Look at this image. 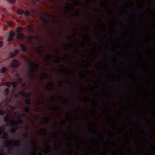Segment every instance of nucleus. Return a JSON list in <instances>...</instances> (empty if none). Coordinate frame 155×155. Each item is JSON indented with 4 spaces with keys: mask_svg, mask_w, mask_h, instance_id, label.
Here are the masks:
<instances>
[{
    "mask_svg": "<svg viewBox=\"0 0 155 155\" xmlns=\"http://www.w3.org/2000/svg\"><path fill=\"white\" fill-rule=\"evenodd\" d=\"M22 27H18L15 29V31L18 33V34L16 35L14 32L12 31H9L8 33V36L7 39L8 41H11L13 39V37L16 36L17 38L21 39L24 38V36L23 34L21 33Z\"/></svg>",
    "mask_w": 155,
    "mask_h": 155,
    "instance_id": "1",
    "label": "nucleus"
},
{
    "mask_svg": "<svg viewBox=\"0 0 155 155\" xmlns=\"http://www.w3.org/2000/svg\"><path fill=\"white\" fill-rule=\"evenodd\" d=\"M82 45L84 49L83 51L84 56L85 58H88V52L89 51V50L87 46L89 45V44L87 41V38L86 36H85L84 38V41L82 43Z\"/></svg>",
    "mask_w": 155,
    "mask_h": 155,
    "instance_id": "2",
    "label": "nucleus"
},
{
    "mask_svg": "<svg viewBox=\"0 0 155 155\" xmlns=\"http://www.w3.org/2000/svg\"><path fill=\"white\" fill-rule=\"evenodd\" d=\"M29 61L30 62V71L31 72L37 71L39 68L38 64L32 62L31 59H29Z\"/></svg>",
    "mask_w": 155,
    "mask_h": 155,
    "instance_id": "3",
    "label": "nucleus"
},
{
    "mask_svg": "<svg viewBox=\"0 0 155 155\" xmlns=\"http://www.w3.org/2000/svg\"><path fill=\"white\" fill-rule=\"evenodd\" d=\"M74 8L73 5L71 4L67 3L66 5L64 7V9L65 11L69 12L71 11Z\"/></svg>",
    "mask_w": 155,
    "mask_h": 155,
    "instance_id": "4",
    "label": "nucleus"
},
{
    "mask_svg": "<svg viewBox=\"0 0 155 155\" xmlns=\"http://www.w3.org/2000/svg\"><path fill=\"white\" fill-rule=\"evenodd\" d=\"M17 13L20 15L24 14L25 16H29L30 15V12L28 11L27 10L23 11L20 9H18L17 12Z\"/></svg>",
    "mask_w": 155,
    "mask_h": 155,
    "instance_id": "5",
    "label": "nucleus"
},
{
    "mask_svg": "<svg viewBox=\"0 0 155 155\" xmlns=\"http://www.w3.org/2000/svg\"><path fill=\"white\" fill-rule=\"evenodd\" d=\"M4 120L5 122L6 123L7 125L10 124L12 126H13L15 124V122L14 120L12 121H10L8 116H6L4 118Z\"/></svg>",
    "mask_w": 155,
    "mask_h": 155,
    "instance_id": "6",
    "label": "nucleus"
},
{
    "mask_svg": "<svg viewBox=\"0 0 155 155\" xmlns=\"http://www.w3.org/2000/svg\"><path fill=\"white\" fill-rule=\"evenodd\" d=\"M18 65V62L16 60L13 59L10 67L14 68H17Z\"/></svg>",
    "mask_w": 155,
    "mask_h": 155,
    "instance_id": "7",
    "label": "nucleus"
},
{
    "mask_svg": "<svg viewBox=\"0 0 155 155\" xmlns=\"http://www.w3.org/2000/svg\"><path fill=\"white\" fill-rule=\"evenodd\" d=\"M84 4L86 7L85 8V12L86 14L89 13L91 11H93L90 8H88L89 6V4L87 0H86L84 2Z\"/></svg>",
    "mask_w": 155,
    "mask_h": 155,
    "instance_id": "8",
    "label": "nucleus"
},
{
    "mask_svg": "<svg viewBox=\"0 0 155 155\" xmlns=\"http://www.w3.org/2000/svg\"><path fill=\"white\" fill-rule=\"evenodd\" d=\"M84 110L85 114L84 115V117L86 120H89L90 116L88 114V110L87 108H85Z\"/></svg>",
    "mask_w": 155,
    "mask_h": 155,
    "instance_id": "9",
    "label": "nucleus"
},
{
    "mask_svg": "<svg viewBox=\"0 0 155 155\" xmlns=\"http://www.w3.org/2000/svg\"><path fill=\"white\" fill-rule=\"evenodd\" d=\"M84 69L88 73H89V72L87 71L88 69L91 66V65L87 63V62L85 61L83 65Z\"/></svg>",
    "mask_w": 155,
    "mask_h": 155,
    "instance_id": "10",
    "label": "nucleus"
},
{
    "mask_svg": "<svg viewBox=\"0 0 155 155\" xmlns=\"http://www.w3.org/2000/svg\"><path fill=\"white\" fill-rule=\"evenodd\" d=\"M90 101V99L88 98L87 97L85 96L84 100V104L85 105H88L89 102Z\"/></svg>",
    "mask_w": 155,
    "mask_h": 155,
    "instance_id": "11",
    "label": "nucleus"
},
{
    "mask_svg": "<svg viewBox=\"0 0 155 155\" xmlns=\"http://www.w3.org/2000/svg\"><path fill=\"white\" fill-rule=\"evenodd\" d=\"M76 56L78 55V34H76Z\"/></svg>",
    "mask_w": 155,
    "mask_h": 155,
    "instance_id": "12",
    "label": "nucleus"
},
{
    "mask_svg": "<svg viewBox=\"0 0 155 155\" xmlns=\"http://www.w3.org/2000/svg\"><path fill=\"white\" fill-rule=\"evenodd\" d=\"M18 51L17 49H15L14 51V53H12L10 55V57L11 58H13L14 57V56L18 54Z\"/></svg>",
    "mask_w": 155,
    "mask_h": 155,
    "instance_id": "13",
    "label": "nucleus"
},
{
    "mask_svg": "<svg viewBox=\"0 0 155 155\" xmlns=\"http://www.w3.org/2000/svg\"><path fill=\"white\" fill-rule=\"evenodd\" d=\"M48 90L49 91H50L51 90V87H53V83L51 82H48Z\"/></svg>",
    "mask_w": 155,
    "mask_h": 155,
    "instance_id": "14",
    "label": "nucleus"
},
{
    "mask_svg": "<svg viewBox=\"0 0 155 155\" xmlns=\"http://www.w3.org/2000/svg\"><path fill=\"white\" fill-rule=\"evenodd\" d=\"M9 93V90L8 88H7L4 91V95L5 96H8Z\"/></svg>",
    "mask_w": 155,
    "mask_h": 155,
    "instance_id": "15",
    "label": "nucleus"
},
{
    "mask_svg": "<svg viewBox=\"0 0 155 155\" xmlns=\"http://www.w3.org/2000/svg\"><path fill=\"white\" fill-rule=\"evenodd\" d=\"M20 47L21 50L23 51H26L27 49L25 46V45H21Z\"/></svg>",
    "mask_w": 155,
    "mask_h": 155,
    "instance_id": "16",
    "label": "nucleus"
},
{
    "mask_svg": "<svg viewBox=\"0 0 155 155\" xmlns=\"http://www.w3.org/2000/svg\"><path fill=\"white\" fill-rule=\"evenodd\" d=\"M92 130L91 129H89V132H87L86 131V129H85V130L84 131V134L85 136H87V135H88L90 133H92Z\"/></svg>",
    "mask_w": 155,
    "mask_h": 155,
    "instance_id": "17",
    "label": "nucleus"
},
{
    "mask_svg": "<svg viewBox=\"0 0 155 155\" xmlns=\"http://www.w3.org/2000/svg\"><path fill=\"white\" fill-rule=\"evenodd\" d=\"M83 79L85 81H87V80H89V78L85 74H84L83 75Z\"/></svg>",
    "mask_w": 155,
    "mask_h": 155,
    "instance_id": "18",
    "label": "nucleus"
},
{
    "mask_svg": "<svg viewBox=\"0 0 155 155\" xmlns=\"http://www.w3.org/2000/svg\"><path fill=\"white\" fill-rule=\"evenodd\" d=\"M25 103L27 105H31V101L29 99L26 100L25 101Z\"/></svg>",
    "mask_w": 155,
    "mask_h": 155,
    "instance_id": "19",
    "label": "nucleus"
},
{
    "mask_svg": "<svg viewBox=\"0 0 155 155\" xmlns=\"http://www.w3.org/2000/svg\"><path fill=\"white\" fill-rule=\"evenodd\" d=\"M30 109L29 107H26L24 109V111L26 113H29L30 111Z\"/></svg>",
    "mask_w": 155,
    "mask_h": 155,
    "instance_id": "20",
    "label": "nucleus"
},
{
    "mask_svg": "<svg viewBox=\"0 0 155 155\" xmlns=\"http://www.w3.org/2000/svg\"><path fill=\"white\" fill-rule=\"evenodd\" d=\"M17 85V83L16 82H13L11 83V85L13 88L15 87Z\"/></svg>",
    "mask_w": 155,
    "mask_h": 155,
    "instance_id": "21",
    "label": "nucleus"
},
{
    "mask_svg": "<svg viewBox=\"0 0 155 155\" xmlns=\"http://www.w3.org/2000/svg\"><path fill=\"white\" fill-rule=\"evenodd\" d=\"M40 78H41L42 80L48 78L47 76L44 74H42Z\"/></svg>",
    "mask_w": 155,
    "mask_h": 155,
    "instance_id": "22",
    "label": "nucleus"
},
{
    "mask_svg": "<svg viewBox=\"0 0 155 155\" xmlns=\"http://www.w3.org/2000/svg\"><path fill=\"white\" fill-rule=\"evenodd\" d=\"M5 85L6 86L9 87L11 85V83L9 82H7L5 83Z\"/></svg>",
    "mask_w": 155,
    "mask_h": 155,
    "instance_id": "23",
    "label": "nucleus"
},
{
    "mask_svg": "<svg viewBox=\"0 0 155 155\" xmlns=\"http://www.w3.org/2000/svg\"><path fill=\"white\" fill-rule=\"evenodd\" d=\"M41 47H40L39 48L38 47H36L35 48V49L36 51H37V52L38 53H39L41 52Z\"/></svg>",
    "mask_w": 155,
    "mask_h": 155,
    "instance_id": "24",
    "label": "nucleus"
},
{
    "mask_svg": "<svg viewBox=\"0 0 155 155\" xmlns=\"http://www.w3.org/2000/svg\"><path fill=\"white\" fill-rule=\"evenodd\" d=\"M51 58V57L50 55L45 56L44 57L45 59L48 60H50Z\"/></svg>",
    "mask_w": 155,
    "mask_h": 155,
    "instance_id": "25",
    "label": "nucleus"
},
{
    "mask_svg": "<svg viewBox=\"0 0 155 155\" xmlns=\"http://www.w3.org/2000/svg\"><path fill=\"white\" fill-rule=\"evenodd\" d=\"M19 94L20 95L23 97H25V94L24 92H19Z\"/></svg>",
    "mask_w": 155,
    "mask_h": 155,
    "instance_id": "26",
    "label": "nucleus"
},
{
    "mask_svg": "<svg viewBox=\"0 0 155 155\" xmlns=\"http://www.w3.org/2000/svg\"><path fill=\"white\" fill-rule=\"evenodd\" d=\"M5 113V111L2 110H0V115H3Z\"/></svg>",
    "mask_w": 155,
    "mask_h": 155,
    "instance_id": "27",
    "label": "nucleus"
},
{
    "mask_svg": "<svg viewBox=\"0 0 155 155\" xmlns=\"http://www.w3.org/2000/svg\"><path fill=\"white\" fill-rule=\"evenodd\" d=\"M31 93H28L26 95H25V97L26 98H29L31 97Z\"/></svg>",
    "mask_w": 155,
    "mask_h": 155,
    "instance_id": "28",
    "label": "nucleus"
},
{
    "mask_svg": "<svg viewBox=\"0 0 155 155\" xmlns=\"http://www.w3.org/2000/svg\"><path fill=\"white\" fill-rule=\"evenodd\" d=\"M63 134L64 135H65L66 136V139L67 140H68V139H69V137H68V134H67V133L66 132H65V131H63Z\"/></svg>",
    "mask_w": 155,
    "mask_h": 155,
    "instance_id": "29",
    "label": "nucleus"
},
{
    "mask_svg": "<svg viewBox=\"0 0 155 155\" xmlns=\"http://www.w3.org/2000/svg\"><path fill=\"white\" fill-rule=\"evenodd\" d=\"M54 62L56 63H59L60 62V61L59 59H56L54 61Z\"/></svg>",
    "mask_w": 155,
    "mask_h": 155,
    "instance_id": "30",
    "label": "nucleus"
},
{
    "mask_svg": "<svg viewBox=\"0 0 155 155\" xmlns=\"http://www.w3.org/2000/svg\"><path fill=\"white\" fill-rule=\"evenodd\" d=\"M11 131L13 133H14L16 131V129L15 128L12 127L11 129Z\"/></svg>",
    "mask_w": 155,
    "mask_h": 155,
    "instance_id": "31",
    "label": "nucleus"
},
{
    "mask_svg": "<svg viewBox=\"0 0 155 155\" xmlns=\"http://www.w3.org/2000/svg\"><path fill=\"white\" fill-rule=\"evenodd\" d=\"M85 30L86 31H87V32H90L91 31V29L89 28H88V27H87V28H85Z\"/></svg>",
    "mask_w": 155,
    "mask_h": 155,
    "instance_id": "32",
    "label": "nucleus"
},
{
    "mask_svg": "<svg viewBox=\"0 0 155 155\" xmlns=\"http://www.w3.org/2000/svg\"><path fill=\"white\" fill-rule=\"evenodd\" d=\"M86 155L84 153H82V155H90V152L89 151H86Z\"/></svg>",
    "mask_w": 155,
    "mask_h": 155,
    "instance_id": "33",
    "label": "nucleus"
},
{
    "mask_svg": "<svg viewBox=\"0 0 155 155\" xmlns=\"http://www.w3.org/2000/svg\"><path fill=\"white\" fill-rule=\"evenodd\" d=\"M16 80L18 82H21L22 81V79L21 78H18Z\"/></svg>",
    "mask_w": 155,
    "mask_h": 155,
    "instance_id": "34",
    "label": "nucleus"
},
{
    "mask_svg": "<svg viewBox=\"0 0 155 155\" xmlns=\"http://www.w3.org/2000/svg\"><path fill=\"white\" fill-rule=\"evenodd\" d=\"M17 122L18 123L20 124H22L23 122L19 118L18 119Z\"/></svg>",
    "mask_w": 155,
    "mask_h": 155,
    "instance_id": "35",
    "label": "nucleus"
},
{
    "mask_svg": "<svg viewBox=\"0 0 155 155\" xmlns=\"http://www.w3.org/2000/svg\"><path fill=\"white\" fill-rule=\"evenodd\" d=\"M17 135H20L21 137H23L24 136V135L23 134V132H21V133H17Z\"/></svg>",
    "mask_w": 155,
    "mask_h": 155,
    "instance_id": "36",
    "label": "nucleus"
},
{
    "mask_svg": "<svg viewBox=\"0 0 155 155\" xmlns=\"http://www.w3.org/2000/svg\"><path fill=\"white\" fill-rule=\"evenodd\" d=\"M28 38L30 39L29 41H28V42L29 43H31V41L32 39V37L31 36H29L28 37Z\"/></svg>",
    "mask_w": 155,
    "mask_h": 155,
    "instance_id": "37",
    "label": "nucleus"
},
{
    "mask_svg": "<svg viewBox=\"0 0 155 155\" xmlns=\"http://www.w3.org/2000/svg\"><path fill=\"white\" fill-rule=\"evenodd\" d=\"M8 1L12 3H14L15 2V0H8Z\"/></svg>",
    "mask_w": 155,
    "mask_h": 155,
    "instance_id": "38",
    "label": "nucleus"
},
{
    "mask_svg": "<svg viewBox=\"0 0 155 155\" xmlns=\"http://www.w3.org/2000/svg\"><path fill=\"white\" fill-rule=\"evenodd\" d=\"M61 70H62V72L66 74H67V72L66 70H64V69H61Z\"/></svg>",
    "mask_w": 155,
    "mask_h": 155,
    "instance_id": "39",
    "label": "nucleus"
},
{
    "mask_svg": "<svg viewBox=\"0 0 155 155\" xmlns=\"http://www.w3.org/2000/svg\"><path fill=\"white\" fill-rule=\"evenodd\" d=\"M44 120L45 121H47L48 120V118L47 117H45L44 118Z\"/></svg>",
    "mask_w": 155,
    "mask_h": 155,
    "instance_id": "40",
    "label": "nucleus"
},
{
    "mask_svg": "<svg viewBox=\"0 0 155 155\" xmlns=\"http://www.w3.org/2000/svg\"><path fill=\"white\" fill-rule=\"evenodd\" d=\"M78 64V61H76V71H78V66L77 65Z\"/></svg>",
    "mask_w": 155,
    "mask_h": 155,
    "instance_id": "41",
    "label": "nucleus"
},
{
    "mask_svg": "<svg viewBox=\"0 0 155 155\" xmlns=\"http://www.w3.org/2000/svg\"><path fill=\"white\" fill-rule=\"evenodd\" d=\"M49 99L50 101L52 102L53 101V98L52 97H49Z\"/></svg>",
    "mask_w": 155,
    "mask_h": 155,
    "instance_id": "42",
    "label": "nucleus"
},
{
    "mask_svg": "<svg viewBox=\"0 0 155 155\" xmlns=\"http://www.w3.org/2000/svg\"><path fill=\"white\" fill-rule=\"evenodd\" d=\"M7 135L5 133L3 136V138L4 139H5L6 138V137H7Z\"/></svg>",
    "mask_w": 155,
    "mask_h": 155,
    "instance_id": "43",
    "label": "nucleus"
},
{
    "mask_svg": "<svg viewBox=\"0 0 155 155\" xmlns=\"http://www.w3.org/2000/svg\"><path fill=\"white\" fill-rule=\"evenodd\" d=\"M14 76L18 78V74L17 73H16L15 74Z\"/></svg>",
    "mask_w": 155,
    "mask_h": 155,
    "instance_id": "44",
    "label": "nucleus"
},
{
    "mask_svg": "<svg viewBox=\"0 0 155 155\" xmlns=\"http://www.w3.org/2000/svg\"><path fill=\"white\" fill-rule=\"evenodd\" d=\"M7 23L8 25H10L11 24V21H8L7 22Z\"/></svg>",
    "mask_w": 155,
    "mask_h": 155,
    "instance_id": "45",
    "label": "nucleus"
},
{
    "mask_svg": "<svg viewBox=\"0 0 155 155\" xmlns=\"http://www.w3.org/2000/svg\"><path fill=\"white\" fill-rule=\"evenodd\" d=\"M3 43L2 41H0V47L2 46Z\"/></svg>",
    "mask_w": 155,
    "mask_h": 155,
    "instance_id": "46",
    "label": "nucleus"
},
{
    "mask_svg": "<svg viewBox=\"0 0 155 155\" xmlns=\"http://www.w3.org/2000/svg\"><path fill=\"white\" fill-rule=\"evenodd\" d=\"M25 83H23L21 85V86L24 87L25 86Z\"/></svg>",
    "mask_w": 155,
    "mask_h": 155,
    "instance_id": "47",
    "label": "nucleus"
},
{
    "mask_svg": "<svg viewBox=\"0 0 155 155\" xmlns=\"http://www.w3.org/2000/svg\"><path fill=\"white\" fill-rule=\"evenodd\" d=\"M27 78H30V75L29 73H28L27 74Z\"/></svg>",
    "mask_w": 155,
    "mask_h": 155,
    "instance_id": "48",
    "label": "nucleus"
},
{
    "mask_svg": "<svg viewBox=\"0 0 155 155\" xmlns=\"http://www.w3.org/2000/svg\"><path fill=\"white\" fill-rule=\"evenodd\" d=\"M86 140L87 141V142H88V143H90V140L88 139H87V140Z\"/></svg>",
    "mask_w": 155,
    "mask_h": 155,
    "instance_id": "49",
    "label": "nucleus"
},
{
    "mask_svg": "<svg viewBox=\"0 0 155 155\" xmlns=\"http://www.w3.org/2000/svg\"><path fill=\"white\" fill-rule=\"evenodd\" d=\"M76 0V7H78V0Z\"/></svg>",
    "mask_w": 155,
    "mask_h": 155,
    "instance_id": "50",
    "label": "nucleus"
},
{
    "mask_svg": "<svg viewBox=\"0 0 155 155\" xmlns=\"http://www.w3.org/2000/svg\"><path fill=\"white\" fill-rule=\"evenodd\" d=\"M76 26L77 25V23H78V18H76Z\"/></svg>",
    "mask_w": 155,
    "mask_h": 155,
    "instance_id": "51",
    "label": "nucleus"
},
{
    "mask_svg": "<svg viewBox=\"0 0 155 155\" xmlns=\"http://www.w3.org/2000/svg\"><path fill=\"white\" fill-rule=\"evenodd\" d=\"M54 108L55 110H57V107L56 106H54Z\"/></svg>",
    "mask_w": 155,
    "mask_h": 155,
    "instance_id": "52",
    "label": "nucleus"
},
{
    "mask_svg": "<svg viewBox=\"0 0 155 155\" xmlns=\"http://www.w3.org/2000/svg\"><path fill=\"white\" fill-rule=\"evenodd\" d=\"M3 133V132L0 131V136Z\"/></svg>",
    "mask_w": 155,
    "mask_h": 155,
    "instance_id": "53",
    "label": "nucleus"
},
{
    "mask_svg": "<svg viewBox=\"0 0 155 155\" xmlns=\"http://www.w3.org/2000/svg\"><path fill=\"white\" fill-rule=\"evenodd\" d=\"M108 137H111V136H112V135H111V134H108Z\"/></svg>",
    "mask_w": 155,
    "mask_h": 155,
    "instance_id": "54",
    "label": "nucleus"
},
{
    "mask_svg": "<svg viewBox=\"0 0 155 155\" xmlns=\"http://www.w3.org/2000/svg\"><path fill=\"white\" fill-rule=\"evenodd\" d=\"M35 141H34V142H33V144H34V147H35Z\"/></svg>",
    "mask_w": 155,
    "mask_h": 155,
    "instance_id": "55",
    "label": "nucleus"
},
{
    "mask_svg": "<svg viewBox=\"0 0 155 155\" xmlns=\"http://www.w3.org/2000/svg\"><path fill=\"white\" fill-rule=\"evenodd\" d=\"M41 20L43 21H46V20H45V19H44V18H42Z\"/></svg>",
    "mask_w": 155,
    "mask_h": 155,
    "instance_id": "56",
    "label": "nucleus"
},
{
    "mask_svg": "<svg viewBox=\"0 0 155 155\" xmlns=\"http://www.w3.org/2000/svg\"><path fill=\"white\" fill-rule=\"evenodd\" d=\"M150 114H153V113H154V112H153V111H150Z\"/></svg>",
    "mask_w": 155,
    "mask_h": 155,
    "instance_id": "57",
    "label": "nucleus"
},
{
    "mask_svg": "<svg viewBox=\"0 0 155 155\" xmlns=\"http://www.w3.org/2000/svg\"><path fill=\"white\" fill-rule=\"evenodd\" d=\"M59 85H60V86H62V84H61V83L59 82Z\"/></svg>",
    "mask_w": 155,
    "mask_h": 155,
    "instance_id": "58",
    "label": "nucleus"
},
{
    "mask_svg": "<svg viewBox=\"0 0 155 155\" xmlns=\"http://www.w3.org/2000/svg\"><path fill=\"white\" fill-rule=\"evenodd\" d=\"M22 116H23V117H25V115L24 114H22Z\"/></svg>",
    "mask_w": 155,
    "mask_h": 155,
    "instance_id": "59",
    "label": "nucleus"
},
{
    "mask_svg": "<svg viewBox=\"0 0 155 155\" xmlns=\"http://www.w3.org/2000/svg\"><path fill=\"white\" fill-rule=\"evenodd\" d=\"M94 122V121H90V124H91L92 123V122Z\"/></svg>",
    "mask_w": 155,
    "mask_h": 155,
    "instance_id": "60",
    "label": "nucleus"
},
{
    "mask_svg": "<svg viewBox=\"0 0 155 155\" xmlns=\"http://www.w3.org/2000/svg\"><path fill=\"white\" fill-rule=\"evenodd\" d=\"M15 154H19V153L18 152H16Z\"/></svg>",
    "mask_w": 155,
    "mask_h": 155,
    "instance_id": "61",
    "label": "nucleus"
},
{
    "mask_svg": "<svg viewBox=\"0 0 155 155\" xmlns=\"http://www.w3.org/2000/svg\"><path fill=\"white\" fill-rule=\"evenodd\" d=\"M57 153H54V154L55 155H57Z\"/></svg>",
    "mask_w": 155,
    "mask_h": 155,
    "instance_id": "62",
    "label": "nucleus"
},
{
    "mask_svg": "<svg viewBox=\"0 0 155 155\" xmlns=\"http://www.w3.org/2000/svg\"><path fill=\"white\" fill-rule=\"evenodd\" d=\"M54 143V147H55V146H56V144H55V143Z\"/></svg>",
    "mask_w": 155,
    "mask_h": 155,
    "instance_id": "63",
    "label": "nucleus"
},
{
    "mask_svg": "<svg viewBox=\"0 0 155 155\" xmlns=\"http://www.w3.org/2000/svg\"><path fill=\"white\" fill-rule=\"evenodd\" d=\"M153 5L155 6V2L153 3Z\"/></svg>",
    "mask_w": 155,
    "mask_h": 155,
    "instance_id": "64",
    "label": "nucleus"
}]
</instances>
